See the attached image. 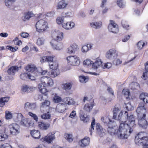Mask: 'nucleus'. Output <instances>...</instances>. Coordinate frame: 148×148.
I'll return each mask as SVG.
<instances>
[{
  "instance_id": "nucleus-36",
  "label": "nucleus",
  "mask_w": 148,
  "mask_h": 148,
  "mask_svg": "<svg viewBox=\"0 0 148 148\" xmlns=\"http://www.w3.org/2000/svg\"><path fill=\"white\" fill-rule=\"evenodd\" d=\"M50 68L52 69H58V64L56 61H53L49 63Z\"/></svg>"
},
{
  "instance_id": "nucleus-26",
  "label": "nucleus",
  "mask_w": 148,
  "mask_h": 148,
  "mask_svg": "<svg viewBox=\"0 0 148 148\" xmlns=\"http://www.w3.org/2000/svg\"><path fill=\"white\" fill-rule=\"evenodd\" d=\"M60 73L59 69H52L48 73V75L51 78H54L58 76Z\"/></svg>"
},
{
  "instance_id": "nucleus-47",
  "label": "nucleus",
  "mask_w": 148,
  "mask_h": 148,
  "mask_svg": "<svg viewBox=\"0 0 148 148\" xmlns=\"http://www.w3.org/2000/svg\"><path fill=\"white\" fill-rule=\"evenodd\" d=\"M93 62L89 60H86L84 61L83 64L85 66L88 67L90 66L93 64Z\"/></svg>"
},
{
  "instance_id": "nucleus-63",
  "label": "nucleus",
  "mask_w": 148,
  "mask_h": 148,
  "mask_svg": "<svg viewBox=\"0 0 148 148\" xmlns=\"http://www.w3.org/2000/svg\"><path fill=\"white\" fill-rule=\"evenodd\" d=\"M76 113L75 111L73 110L70 113L69 117L73 119L76 115Z\"/></svg>"
},
{
  "instance_id": "nucleus-42",
  "label": "nucleus",
  "mask_w": 148,
  "mask_h": 148,
  "mask_svg": "<svg viewBox=\"0 0 148 148\" xmlns=\"http://www.w3.org/2000/svg\"><path fill=\"white\" fill-rule=\"evenodd\" d=\"M25 19L28 20L30 18L34 16V15L32 12H28L25 14Z\"/></svg>"
},
{
  "instance_id": "nucleus-40",
  "label": "nucleus",
  "mask_w": 148,
  "mask_h": 148,
  "mask_svg": "<svg viewBox=\"0 0 148 148\" xmlns=\"http://www.w3.org/2000/svg\"><path fill=\"white\" fill-rule=\"evenodd\" d=\"M91 47L92 46L91 44H87L86 45H84L82 48V51L83 52H86L91 49Z\"/></svg>"
},
{
  "instance_id": "nucleus-5",
  "label": "nucleus",
  "mask_w": 148,
  "mask_h": 148,
  "mask_svg": "<svg viewBox=\"0 0 148 148\" xmlns=\"http://www.w3.org/2000/svg\"><path fill=\"white\" fill-rule=\"evenodd\" d=\"M5 131L7 133H10L11 135H16L20 132V127L16 123H12L5 128Z\"/></svg>"
},
{
  "instance_id": "nucleus-52",
  "label": "nucleus",
  "mask_w": 148,
  "mask_h": 148,
  "mask_svg": "<svg viewBox=\"0 0 148 148\" xmlns=\"http://www.w3.org/2000/svg\"><path fill=\"white\" fill-rule=\"evenodd\" d=\"M5 118L7 119H9L12 118V114L9 111L6 110L5 111Z\"/></svg>"
},
{
  "instance_id": "nucleus-60",
  "label": "nucleus",
  "mask_w": 148,
  "mask_h": 148,
  "mask_svg": "<svg viewBox=\"0 0 148 148\" xmlns=\"http://www.w3.org/2000/svg\"><path fill=\"white\" fill-rule=\"evenodd\" d=\"M112 66V64L111 63L107 62L105 64L104 66H102V67L103 69H109Z\"/></svg>"
},
{
  "instance_id": "nucleus-16",
  "label": "nucleus",
  "mask_w": 148,
  "mask_h": 148,
  "mask_svg": "<svg viewBox=\"0 0 148 148\" xmlns=\"http://www.w3.org/2000/svg\"><path fill=\"white\" fill-rule=\"evenodd\" d=\"M124 112V114H123V112H122V111H121L119 113V114L118 116V119L120 121L121 119V118L123 117H125V118H127V120L126 121H125L124 122H123V121H121V123H124V122H125V121H127V122H126V123H125V124H126V123H127L128 118H129V117H130V116H132L134 118V124H135L136 125V124H135V118H134V117L133 116V115H131L130 116H128V112L127 111H125V112Z\"/></svg>"
},
{
  "instance_id": "nucleus-48",
  "label": "nucleus",
  "mask_w": 148,
  "mask_h": 148,
  "mask_svg": "<svg viewBox=\"0 0 148 148\" xmlns=\"http://www.w3.org/2000/svg\"><path fill=\"white\" fill-rule=\"evenodd\" d=\"M28 73H21L20 75L21 79L23 80H26L28 78Z\"/></svg>"
},
{
  "instance_id": "nucleus-10",
  "label": "nucleus",
  "mask_w": 148,
  "mask_h": 148,
  "mask_svg": "<svg viewBox=\"0 0 148 148\" xmlns=\"http://www.w3.org/2000/svg\"><path fill=\"white\" fill-rule=\"evenodd\" d=\"M146 114H143L142 116L139 117L138 116V123L139 126L142 128L146 129L148 126V123L146 119Z\"/></svg>"
},
{
  "instance_id": "nucleus-55",
  "label": "nucleus",
  "mask_w": 148,
  "mask_h": 148,
  "mask_svg": "<svg viewBox=\"0 0 148 148\" xmlns=\"http://www.w3.org/2000/svg\"><path fill=\"white\" fill-rule=\"evenodd\" d=\"M64 17H58L56 19V21L57 23L59 24H61L63 23V22L64 21Z\"/></svg>"
},
{
  "instance_id": "nucleus-11",
  "label": "nucleus",
  "mask_w": 148,
  "mask_h": 148,
  "mask_svg": "<svg viewBox=\"0 0 148 148\" xmlns=\"http://www.w3.org/2000/svg\"><path fill=\"white\" fill-rule=\"evenodd\" d=\"M108 26L109 31L114 33H117L119 31L118 25L113 21L111 20Z\"/></svg>"
},
{
  "instance_id": "nucleus-3",
  "label": "nucleus",
  "mask_w": 148,
  "mask_h": 148,
  "mask_svg": "<svg viewBox=\"0 0 148 148\" xmlns=\"http://www.w3.org/2000/svg\"><path fill=\"white\" fill-rule=\"evenodd\" d=\"M52 36L54 40L50 42V44L53 48L55 49L60 50L62 48V46H58V45L56 44L57 42H59L61 41L63 38V33L60 31H57L53 32L52 34Z\"/></svg>"
},
{
  "instance_id": "nucleus-30",
  "label": "nucleus",
  "mask_w": 148,
  "mask_h": 148,
  "mask_svg": "<svg viewBox=\"0 0 148 148\" xmlns=\"http://www.w3.org/2000/svg\"><path fill=\"white\" fill-rule=\"evenodd\" d=\"M10 97H5L0 98V107L2 108L4 106L6 103L8 102Z\"/></svg>"
},
{
  "instance_id": "nucleus-56",
  "label": "nucleus",
  "mask_w": 148,
  "mask_h": 148,
  "mask_svg": "<svg viewBox=\"0 0 148 148\" xmlns=\"http://www.w3.org/2000/svg\"><path fill=\"white\" fill-rule=\"evenodd\" d=\"M44 40L43 38H39L37 40V44L38 45H41L44 44Z\"/></svg>"
},
{
  "instance_id": "nucleus-27",
  "label": "nucleus",
  "mask_w": 148,
  "mask_h": 148,
  "mask_svg": "<svg viewBox=\"0 0 148 148\" xmlns=\"http://www.w3.org/2000/svg\"><path fill=\"white\" fill-rule=\"evenodd\" d=\"M30 134L34 138L39 139L41 136L40 131L38 130H33L30 131Z\"/></svg>"
},
{
  "instance_id": "nucleus-37",
  "label": "nucleus",
  "mask_w": 148,
  "mask_h": 148,
  "mask_svg": "<svg viewBox=\"0 0 148 148\" xmlns=\"http://www.w3.org/2000/svg\"><path fill=\"white\" fill-rule=\"evenodd\" d=\"M102 25V23L101 21H99L94 23H90V25L92 27L95 29H98L100 28Z\"/></svg>"
},
{
  "instance_id": "nucleus-28",
  "label": "nucleus",
  "mask_w": 148,
  "mask_h": 148,
  "mask_svg": "<svg viewBox=\"0 0 148 148\" xmlns=\"http://www.w3.org/2000/svg\"><path fill=\"white\" fill-rule=\"evenodd\" d=\"M36 107V103H31L27 102L25 104L24 108L25 109H27V108H29L32 110L35 109Z\"/></svg>"
},
{
  "instance_id": "nucleus-23",
  "label": "nucleus",
  "mask_w": 148,
  "mask_h": 148,
  "mask_svg": "<svg viewBox=\"0 0 148 148\" xmlns=\"http://www.w3.org/2000/svg\"><path fill=\"white\" fill-rule=\"evenodd\" d=\"M101 120L103 122L105 125L107 126L111 124L115 123V122L114 121H112L107 116H106L105 117H102L101 118Z\"/></svg>"
},
{
  "instance_id": "nucleus-15",
  "label": "nucleus",
  "mask_w": 148,
  "mask_h": 148,
  "mask_svg": "<svg viewBox=\"0 0 148 148\" xmlns=\"http://www.w3.org/2000/svg\"><path fill=\"white\" fill-rule=\"evenodd\" d=\"M41 112L43 114L41 115L40 117L42 119L46 120L50 119L51 117V114L50 113V110H40Z\"/></svg>"
},
{
  "instance_id": "nucleus-22",
  "label": "nucleus",
  "mask_w": 148,
  "mask_h": 148,
  "mask_svg": "<svg viewBox=\"0 0 148 148\" xmlns=\"http://www.w3.org/2000/svg\"><path fill=\"white\" fill-rule=\"evenodd\" d=\"M79 48L78 46L75 43H73L69 47L68 49L67 53H72L77 51L78 50Z\"/></svg>"
},
{
  "instance_id": "nucleus-49",
  "label": "nucleus",
  "mask_w": 148,
  "mask_h": 148,
  "mask_svg": "<svg viewBox=\"0 0 148 148\" xmlns=\"http://www.w3.org/2000/svg\"><path fill=\"white\" fill-rule=\"evenodd\" d=\"M95 124V120L94 117L92 118V121L90 126V128L89 129V131L90 133V134L91 135L92 133V130H94L93 125Z\"/></svg>"
},
{
  "instance_id": "nucleus-19",
  "label": "nucleus",
  "mask_w": 148,
  "mask_h": 148,
  "mask_svg": "<svg viewBox=\"0 0 148 148\" xmlns=\"http://www.w3.org/2000/svg\"><path fill=\"white\" fill-rule=\"evenodd\" d=\"M50 104V102L49 101L46 100L42 102L41 103L40 106V110H50V108L49 107Z\"/></svg>"
},
{
  "instance_id": "nucleus-7",
  "label": "nucleus",
  "mask_w": 148,
  "mask_h": 148,
  "mask_svg": "<svg viewBox=\"0 0 148 148\" xmlns=\"http://www.w3.org/2000/svg\"><path fill=\"white\" fill-rule=\"evenodd\" d=\"M68 63L70 65L77 66L80 63V60L76 56H69L66 58Z\"/></svg>"
},
{
  "instance_id": "nucleus-39",
  "label": "nucleus",
  "mask_w": 148,
  "mask_h": 148,
  "mask_svg": "<svg viewBox=\"0 0 148 148\" xmlns=\"http://www.w3.org/2000/svg\"><path fill=\"white\" fill-rule=\"evenodd\" d=\"M67 5V4L64 0H62L60 1L58 4V8L62 9L65 8Z\"/></svg>"
},
{
  "instance_id": "nucleus-1",
  "label": "nucleus",
  "mask_w": 148,
  "mask_h": 148,
  "mask_svg": "<svg viewBox=\"0 0 148 148\" xmlns=\"http://www.w3.org/2000/svg\"><path fill=\"white\" fill-rule=\"evenodd\" d=\"M134 119L133 117L131 116L128 119L127 123L125 124V123H120L119 128L115 130L114 128L115 127V123L111 124L107 126L108 132L111 135H116L118 138L120 139H126L127 135V132L128 130L130 134L133 131V129L136 127V125L134 123Z\"/></svg>"
},
{
  "instance_id": "nucleus-50",
  "label": "nucleus",
  "mask_w": 148,
  "mask_h": 148,
  "mask_svg": "<svg viewBox=\"0 0 148 148\" xmlns=\"http://www.w3.org/2000/svg\"><path fill=\"white\" fill-rule=\"evenodd\" d=\"M79 79L80 82L85 83L88 81V78L84 76H80L79 77Z\"/></svg>"
},
{
  "instance_id": "nucleus-35",
  "label": "nucleus",
  "mask_w": 148,
  "mask_h": 148,
  "mask_svg": "<svg viewBox=\"0 0 148 148\" xmlns=\"http://www.w3.org/2000/svg\"><path fill=\"white\" fill-rule=\"evenodd\" d=\"M145 72L143 73L142 78L144 79H146L148 76V61H147L145 64Z\"/></svg>"
},
{
  "instance_id": "nucleus-12",
  "label": "nucleus",
  "mask_w": 148,
  "mask_h": 148,
  "mask_svg": "<svg viewBox=\"0 0 148 148\" xmlns=\"http://www.w3.org/2000/svg\"><path fill=\"white\" fill-rule=\"evenodd\" d=\"M24 69L29 74L35 73L37 69L36 66L34 64L31 63L28 64L25 67Z\"/></svg>"
},
{
  "instance_id": "nucleus-34",
  "label": "nucleus",
  "mask_w": 148,
  "mask_h": 148,
  "mask_svg": "<svg viewBox=\"0 0 148 148\" xmlns=\"http://www.w3.org/2000/svg\"><path fill=\"white\" fill-rule=\"evenodd\" d=\"M34 88L30 87L26 85H23L21 88V91L24 92H27V93L32 92Z\"/></svg>"
},
{
  "instance_id": "nucleus-58",
  "label": "nucleus",
  "mask_w": 148,
  "mask_h": 148,
  "mask_svg": "<svg viewBox=\"0 0 148 148\" xmlns=\"http://www.w3.org/2000/svg\"><path fill=\"white\" fill-rule=\"evenodd\" d=\"M16 0H5V5L9 6L12 3L15 2Z\"/></svg>"
},
{
  "instance_id": "nucleus-31",
  "label": "nucleus",
  "mask_w": 148,
  "mask_h": 148,
  "mask_svg": "<svg viewBox=\"0 0 148 148\" xmlns=\"http://www.w3.org/2000/svg\"><path fill=\"white\" fill-rule=\"evenodd\" d=\"M46 87L44 85L42 86V84H39L38 85V88L40 92L45 95H47V93L48 92V91L46 88Z\"/></svg>"
},
{
  "instance_id": "nucleus-17",
  "label": "nucleus",
  "mask_w": 148,
  "mask_h": 148,
  "mask_svg": "<svg viewBox=\"0 0 148 148\" xmlns=\"http://www.w3.org/2000/svg\"><path fill=\"white\" fill-rule=\"evenodd\" d=\"M21 123L23 126L27 127H32L34 125L33 122L28 119L22 120H21Z\"/></svg>"
},
{
  "instance_id": "nucleus-45",
  "label": "nucleus",
  "mask_w": 148,
  "mask_h": 148,
  "mask_svg": "<svg viewBox=\"0 0 148 148\" xmlns=\"http://www.w3.org/2000/svg\"><path fill=\"white\" fill-rule=\"evenodd\" d=\"M147 43L146 42L145 43L143 42L141 40L139 41L138 42L137 45L138 49L141 50L144 46L147 45Z\"/></svg>"
},
{
  "instance_id": "nucleus-25",
  "label": "nucleus",
  "mask_w": 148,
  "mask_h": 148,
  "mask_svg": "<svg viewBox=\"0 0 148 148\" xmlns=\"http://www.w3.org/2000/svg\"><path fill=\"white\" fill-rule=\"evenodd\" d=\"M18 67L17 66H13L8 69L7 72L8 74L14 75H15V72L18 71Z\"/></svg>"
},
{
  "instance_id": "nucleus-33",
  "label": "nucleus",
  "mask_w": 148,
  "mask_h": 148,
  "mask_svg": "<svg viewBox=\"0 0 148 148\" xmlns=\"http://www.w3.org/2000/svg\"><path fill=\"white\" fill-rule=\"evenodd\" d=\"M9 133H6L5 131V128L4 131L0 132V141H4L7 139L8 137V134Z\"/></svg>"
},
{
  "instance_id": "nucleus-46",
  "label": "nucleus",
  "mask_w": 148,
  "mask_h": 148,
  "mask_svg": "<svg viewBox=\"0 0 148 148\" xmlns=\"http://www.w3.org/2000/svg\"><path fill=\"white\" fill-rule=\"evenodd\" d=\"M113 118L116 119L118 113L120 112V110L118 108L114 107L113 109Z\"/></svg>"
},
{
  "instance_id": "nucleus-59",
  "label": "nucleus",
  "mask_w": 148,
  "mask_h": 148,
  "mask_svg": "<svg viewBox=\"0 0 148 148\" xmlns=\"http://www.w3.org/2000/svg\"><path fill=\"white\" fill-rule=\"evenodd\" d=\"M116 3L117 5L119 7L123 8L124 6L123 0H117Z\"/></svg>"
},
{
  "instance_id": "nucleus-54",
  "label": "nucleus",
  "mask_w": 148,
  "mask_h": 148,
  "mask_svg": "<svg viewBox=\"0 0 148 148\" xmlns=\"http://www.w3.org/2000/svg\"><path fill=\"white\" fill-rule=\"evenodd\" d=\"M46 56V62H49V63H51V62H53V58H54L55 57V56Z\"/></svg>"
},
{
  "instance_id": "nucleus-8",
  "label": "nucleus",
  "mask_w": 148,
  "mask_h": 148,
  "mask_svg": "<svg viewBox=\"0 0 148 148\" xmlns=\"http://www.w3.org/2000/svg\"><path fill=\"white\" fill-rule=\"evenodd\" d=\"M40 84L47 87L52 86L54 83L53 79L49 77L43 76L40 78Z\"/></svg>"
},
{
  "instance_id": "nucleus-53",
  "label": "nucleus",
  "mask_w": 148,
  "mask_h": 148,
  "mask_svg": "<svg viewBox=\"0 0 148 148\" xmlns=\"http://www.w3.org/2000/svg\"><path fill=\"white\" fill-rule=\"evenodd\" d=\"M6 48L7 49L10 50L12 52H14L17 51L18 48L17 47H13L12 46L9 45H7Z\"/></svg>"
},
{
  "instance_id": "nucleus-9",
  "label": "nucleus",
  "mask_w": 148,
  "mask_h": 148,
  "mask_svg": "<svg viewBox=\"0 0 148 148\" xmlns=\"http://www.w3.org/2000/svg\"><path fill=\"white\" fill-rule=\"evenodd\" d=\"M55 139L54 134L50 132L45 137H42L40 140L43 142L46 143L48 144H51Z\"/></svg>"
},
{
  "instance_id": "nucleus-20",
  "label": "nucleus",
  "mask_w": 148,
  "mask_h": 148,
  "mask_svg": "<svg viewBox=\"0 0 148 148\" xmlns=\"http://www.w3.org/2000/svg\"><path fill=\"white\" fill-rule=\"evenodd\" d=\"M62 27L66 29L69 30L73 28L75 25L74 22L71 21L63 23L62 24Z\"/></svg>"
},
{
  "instance_id": "nucleus-44",
  "label": "nucleus",
  "mask_w": 148,
  "mask_h": 148,
  "mask_svg": "<svg viewBox=\"0 0 148 148\" xmlns=\"http://www.w3.org/2000/svg\"><path fill=\"white\" fill-rule=\"evenodd\" d=\"M64 137L67 141L70 142H72L73 140V136L71 134L65 133Z\"/></svg>"
},
{
  "instance_id": "nucleus-18",
  "label": "nucleus",
  "mask_w": 148,
  "mask_h": 148,
  "mask_svg": "<svg viewBox=\"0 0 148 148\" xmlns=\"http://www.w3.org/2000/svg\"><path fill=\"white\" fill-rule=\"evenodd\" d=\"M95 105L94 100L93 99L91 102L86 103L84 105V111L88 112H90L92 110L93 107Z\"/></svg>"
},
{
  "instance_id": "nucleus-41",
  "label": "nucleus",
  "mask_w": 148,
  "mask_h": 148,
  "mask_svg": "<svg viewBox=\"0 0 148 148\" xmlns=\"http://www.w3.org/2000/svg\"><path fill=\"white\" fill-rule=\"evenodd\" d=\"M130 87L131 89L134 90L139 88V85L137 82H132L130 84Z\"/></svg>"
},
{
  "instance_id": "nucleus-29",
  "label": "nucleus",
  "mask_w": 148,
  "mask_h": 148,
  "mask_svg": "<svg viewBox=\"0 0 148 148\" xmlns=\"http://www.w3.org/2000/svg\"><path fill=\"white\" fill-rule=\"evenodd\" d=\"M122 93L124 95L127 99H130L132 98V97L130 95V92L129 89L124 88Z\"/></svg>"
},
{
  "instance_id": "nucleus-64",
  "label": "nucleus",
  "mask_w": 148,
  "mask_h": 148,
  "mask_svg": "<svg viewBox=\"0 0 148 148\" xmlns=\"http://www.w3.org/2000/svg\"><path fill=\"white\" fill-rule=\"evenodd\" d=\"M130 36L129 35H127L122 39V41L123 42H125L127 41L130 38Z\"/></svg>"
},
{
  "instance_id": "nucleus-4",
  "label": "nucleus",
  "mask_w": 148,
  "mask_h": 148,
  "mask_svg": "<svg viewBox=\"0 0 148 148\" xmlns=\"http://www.w3.org/2000/svg\"><path fill=\"white\" fill-rule=\"evenodd\" d=\"M140 99L142 100L144 102H140L138 105V106L136 110V112L138 114L142 112L143 110H146V108L145 104L148 103V93H142L139 96Z\"/></svg>"
},
{
  "instance_id": "nucleus-43",
  "label": "nucleus",
  "mask_w": 148,
  "mask_h": 148,
  "mask_svg": "<svg viewBox=\"0 0 148 148\" xmlns=\"http://www.w3.org/2000/svg\"><path fill=\"white\" fill-rule=\"evenodd\" d=\"M81 120L84 123L88 122L89 120V117L87 115L81 114L80 116Z\"/></svg>"
},
{
  "instance_id": "nucleus-21",
  "label": "nucleus",
  "mask_w": 148,
  "mask_h": 148,
  "mask_svg": "<svg viewBox=\"0 0 148 148\" xmlns=\"http://www.w3.org/2000/svg\"><path fill=\"white\" fill-rule=\"evenodd\" d=\"M102 61L100 59L97 58L94 63L92 64V68L95 69L99 68L101 67H102Z\"/></svg>"
},
{
  "instance_id": "nucleus-6",
  "label": "nucleus",
  "mask_w": 148,
  "mask_h": 148,
  "mask_svg": "<svg viewBox=\"0 0 148 148\" xmlns=\"http://www.w3.org/2000/svg\"><path fill=\"white\" fill-rule=\"evenodd\" d=\"M36 31L39 33L45 32L49 28L47 22L43 19L38 20L35 24Z\"/></svg>"
},
{
  "instance_id": "nucleus-57",
  "label": "nucleus",
  "mask_w": 148,
  "mask_h": 148,
  "mask_svg": "<svg viewBox=\"0 0 148 148\" xmlns=\"http://www.w3.org/2000/svg\"><path fill=\"white\" fill-rule=\"evenodd\" d=\"M125 108L128 111L132 110L133 109V108L130 103H128L125 104Z\"/></svg>"
},
{
  "instance_id": "nucleus-61",
  "label": "nucleus",
  "mask_w": 148,
  "mask_h": 148,
  "mask_svg": "<svg viewBox=\"0 0 148 148\" xmlns=\"http://www.w3.org/2000/svg\"><path fill=\"white\" fill-rule=\"evenodd\" d=\"M122 60L119 59H116L113 61V63L116 65L120 64L122 63Z\"/></svg>"
},
{
  "instance_id": "nucleus-51",
  "label": "nucleus",
  "mask_w": 148,
  "mask_h": 148,
  "mask_svg": "<svg viewBox=\"0 0 148 148\" xmlns=\"http://www.w3.org/2000/svg\"><path fill=\"white\" fill-rule=\"evenodd\" d=\"M28 114L30 116L33 118L36 122H37L38 121V117L36 114L30 112H28Z\"/></svg>"
},
{
  "instance_id": "nucleus-14",
  "label": "nucleus",
  "mask_w": 148,
  "mask_h": 148,
  "mask_svg": "<svg viewBox=\"0 0 148 148\" xmlns=\"http://www.w3.org/2000/svg\"><path fill=\"white\" fill-rule=\"evenodd\" d=\"M38 128L42 130H46L50 127V124L49 123L43 121H39L38 123Z\"/></svg>"
},
{
  "instance_id": "nucleus-2",
  "label": "nucleus",
  "mask_w": 148,
  "mask_h": 148,
  "mask_svg": "<svg viewBox=\"0 0 148 148\" xmlns=\"http://www.w3.org/2000/svg\"><path fill=\"white\" fill-rule=\"evenodd\" d=\"M135 143L138 145L148 146V134L145 132H140L135 137Z\"/></svg>"
},
{
  "instance_id": "nucleus-13",
  "label": "nucleus",
  "mask_w": 148,
  "mask_h": 148,
  "mask_svg": "<svg viewBox=\"0 0 148 148\" xmlns=\"http://www.w3.org/2000/svg\"><path fill=\"white\" fill-rule=\"evenodd\" d=\"M117 51L115 49H110L107 51L106 53V57L109 59H110L112 58L117 56Z\"/></svg>"
},
{
  "instance_id": "nucleus-38",
  "label": "nucleus",
  "mask_w": 148,
  "mask_h": 148,
  "mask_svg": "<svg viewBox=\"0 0 148 148\" xmlns=\"http://www.w3.org/2000/svg\"><path fill=\"white\" fill-rule=\"evenodd\" d=\"M62 101V99L61 97L56 93L53 98V102L56 103H58L61 102Z\"/></svg>"
},
{
  "instance_id": "nucleus-32",
  "label": "nucleus",
  "mask_w": 148,
  "mask_h": 148,
  "mask_svg": "<svg viewBox=\"0 0 148 148\" xmlns=\"http://www.w3.org/2000/svg\"><path fill=\"white\" fill-rule=\"evenodd\" d=\"M72 82H68L65 84H62L61 85L62 89L66 91L69 90L71 89L72 86Z\"/></svg>"
},
{
  "instance_id": "nucleus-24",
  "label": "nucleus",
  "mask_w": 148,
  "mask_h": 148,
  "mask_svg": "<svg viewBox=\"0 0 148 148\" xmlns=\"http://www.w3.org/2000/svg\"><path fill=\"white\" fill-rule=\"evenodd\" d=\"M90 142V139L88 137H85L79 141V143H81L80 146L82 147H85L88 146L89 145Z\"/></svg>"
},
{
  "instance_id": "nucleus-62",
  "label": "nucleus",
  "mask_w": 148,
  "mask_h": 148,
  "mask_svg": "<svg viewBox=\"0 0 148 148\" xmlns=\"http://www.w3.org/2000/svg\"><path fill=\"white\" fill-rule=\"evenodd\" d=\"M122 25L123 27L126 29L128 30L129 29V26L126 22L122 23Z\"/></svg>"
}]
</instances>
